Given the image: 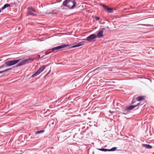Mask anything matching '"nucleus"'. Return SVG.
Wrapping results in <instances>:
<instances>
[{"instance_id": "obj_1", "label": "nucleus", "mask_w": 154, "mask_h": 154, "mask_svg": "<svg viewBox=\"0 0 154 154\" xmlns=\"http://www.w3.org/2000/svg\"><path fill=\"white\" fill-rule=\"evenodd\" d=\"M63 5L66 8L65 9H72L76 5L74 0H66L63 2Z\"/></svg>"}, {"instance_id": "obj_2", "label": "nucleus", "mask_w": 154, "mask_h": 154, "mask_svg": "<svg viewBox=\"0 0 154 154\" xmlns=\"http://www.w3.org/2000/svg\"><path fill=\"white\" fill-rule=\"evenodd\" d=\"M34 60L33 58H29L24 59L22 61L19 62L16 65V67H18L24 65L26 63H28L31 62Z\"/></svg>"}, {"instance_id": "obj_3", "label": "nucleus", "mask_w": 154, "mask_h": 154, "mask_svg": "<svg viewBox=\"0 0 154 154\" xmlns=\"http://www.w3.org/2000/svg\"><path fill=\"white\" fill-rule=\"evenodd\" d=\"M46 66L44 65L41 67L34 74L32 75L31 77L34 78L38 75L45 69Z\"/></svg>"}, {"instance_id": "obj_4", "label": "nucleus", "mask_w": 154, "mask_h": 154, "mask_svg": "<svg viewBox=\"0 0 154 154\" xmlns=\"http://www.w3.org/2000/svg\"><path fill=\"white\" fill-rule=\"evenodd\" d=\"M139 104L140 103H138L137 105L134 106L131 105L127 107H126V108L124 110H123V114L126 115L127 114L128 112V111L129 110L133 109L136 107L139 106Z\"/></svg>"}, {"instance_id": "obj_5", "label": "nucleus", "mask_w": 154, "mask_h": 154, "mask_svg": "<svg viewBox=\"0 0 154 154\" xmlns=\"http://www.w3.org/2000/svg\"><path fill=\"white\" fill-rule=\"evenodd\" d=\"M20 60V59L14 60H13L6 62L5 63V64L7 66H9L17 63L19 62Z\"/></svg>"}, {"instance_id": "obj_6", "label": "nucleus", "mask_w": 154, "mask_h": 154, "mask_svg": "<svg viewBox=\"0 0 154 154\" xmlns=\"http://www.w3.org/2000/svg\"><path fill=\"white\" fill-rule=\"evenodd\" d=\"M69 45H60L55 47L53 48H52V51L54 52H56L57 51V50L66 47H68Z\"/></svg>"}, {"instance_id": "obj_7", "label": "nucleus", "mask_w": 154, "mask_h": 154, "mask_svg": "<svg viewBox=\"0 0 154 154\" xmlns=\"http://www.w3.org/2000/svg\"><path fill=\"white\" fill-rule=\"evenodd\" d=\"M97 38V36L95 34H92L87 38V40L89 42L94 41V39Z\"/></svg>"}, {"instance_id": "obj_8", "label": "nucleus", "mask_w": 154, "mask_h": 154, "mask_svg": "<svg viewBox=\"0 0 154 154\" xmlns=\"http://www.w3.org/2000/svg\"><path fill=\"white\" fill-rule=\"evenodd\" d=\"M105 30L104 28L101 29L97 33V38H103V32L104 30Z\"/></svg>"}, {"instance_id": "obj_9", "label": "nucleus", "mask_w": 154, "mask_h": 154, "mask_svg": "<svg viewBox=\"0 0 154 154\" xmlns=\"http://www.w3.org/2000/svg\"><path fill=\"white\" fill-rule=\"evenodd\" d=\"M27 13L29 15H31L33 16H35L36 15L35 11L32 8H28Z\"/></svg>"}, {"instance_id": "obj_10", "label": "nucleus", "mask_w": 154, "mask_h": 154, "mask_svg": "<svg viewBox=\"0 0 154 154\" xmlns=\"http://www.w3.org/2000/svg\"><path fill=\"white\" fill-rule=\"evenodd\" d=\"M102 6L104 9L108 13H112L113 12V9L112 8H109L108 6L104 5H102Z\"/></svg>"}, {"instance_id": "obj_11", "label": "nucleus", "mask_w": 154, "mask_h": 154, "mask_svg": "<svg viewBox=\"0 0 154 154\" xmlns=\"http://www.w3.org/2000/svg\"><path fill=\"white\" fill-rule=\"evenodd\" d=\"M85 43H86V42H82L79 43L77 45L73 46L71 47L70 48H74L79 47V46H81L82 45H85Z\"/></svg>"}, {"instance_id": "obj_12", "label": "nucleus", "mask_w": 154, "mask_h": 154, "mask_svg": "<svg viewBox=\"0 0 154 154\" xmlns=\"http://www.w3.org/2000/svg\"><path fill=\"white\" fill-rule=\"evenodd\" d=\"M143 146L145 148L147 149H150L152 148V146L147 144H143Z\"/></svg>"}, {"instance_id": "obj_13", "label": "nucleus", "mask_w": 154, "mask_h": 154, "mask_svg": "<svg viewBox=\"0 0 154 154\" xmlns=\"http://www.w3.org/2000/svg\"><path fill=\"white\" fill-rule=\"evenodd\" d=\"M136 99L137 101H140L144 99V97L143 96H139L136 97Z\"/></svg>"}, {"instance_id": "obj_14", "label": "nucleus", "mask_w": 154, "mask_h": 154, "mask_svg": "<svg viewBox=\"0 0 154 154\" xmlns=\"http://www.w3.org/2000/svg\"><path fill=\"white\" fill-rule=\"evenodd\" d=\"M10 6V5L8 4H5L4 6L2 7V9L3 10L5 9L6 8Z\"/></svg>"}, {"instance_id": "obj_15", "label": "nucleus", "mask_w": 154, "mask_h": 154, "mask_svg": "<svg viewBox=\"0 0 154 154\" xmlns=\"http://www.w3.org/2000/svg\"><path fill=\"white\" fill-rule=\"evenodd\" d=\"M44 131H45L44 130H40V131H38L35 133V134H40L44 132Z\"/></svg>"}, {"instance_id": "obj_16", "label": "nucleus", "mask_w": 154, "mask_h": 154, "mask_svg": "<svg viewBox=\"0 0 154 154\" xmlns=\"http://www.w3.org/2000/svg\"><path fill=\"white\" fill-rule=\"evenodd\" d=\"M98 149L102 151L106 152L108 151V149L104 148Z\"/></svg>"}, {"instance_id": "obj_17", "label": "nucleus", "mask_w": 154, "mask_h": 154, "mask_svg": "<svg viewBox=\"0 0 154 154\" xmlns=\"http://www.w3.org/2000/svg\"><path fill=\"white\" fill-rule=\"evenodd\" d=\"M117 149V147H114L111 149H108V151H115L116 149Z\"/></svg>"}, {"instance_id": "obj_18", "label": "nucleus", "mask_w": 154, "mask_h": 154, "mask_svg": "<svg viewBox=\"0 0 154 154\" xmlns=\"http://www.w3.org/2000/svg\"><path fill=\"white\" fill-rule=\"evenodd\" d=\"M11 68H9V69H6L4 70H3V71H0V73H3V72H5L7 71H8L9 70H11Z\"/></svg>"}, {"instance_id": "obj_19", "label": "nucleus", "mask_w": 154, "mask_h": 154, "mask_svg": "<svg viewBox=\"0 0 154 154\" xmlns=\"http://www.w3.org/2000/svg\"><path fill=\"white\" fill-rule=\"evenodd\" d=\"M117 112H118V113L119 114H121L122 115L123 114V112H121L120 111H117Z\"/></svg>"}, {"instance_id": "obj_20", "label": "nucleus", "mask_w": 154, "mask_h": 154, "mask_svg": "<svg viewBox=\"0 0 154 154\" xmlns=\"http://www.w3.org/2000/svg\"><path fill=\"white\" fill-rule=\"evenodd\" d=\"M5 65H2V66H0V68L1 69V68H3V67H5Z\"/></svg>"}, {"instance_id": "obj_21", "label": "nucleus", "mask_w": 154, "mask_h": 154, "mask_svg": "<svg viewBox=\"0 0 154 154\" xmlns=\"http://www.w3.org/2000/svg\"><path fill=\"white\" fill-rule=\"evenodd\" d=\"M96 19L97 20H99L100 19V18L98 17H96Z\"/></svg>"}, {"instance_id": "obj_22", "label": "nucleus", "mask_w": 154, "mask_h": 154, "mask_svg": "<svg viewBox=\"0 0 154 154\" xmlns=\"http://www.w3.org/2000/svg\"><path fill=\"white\" fill-rule=\"evenodd\" d=\"M48 13L49 14H56V13H51V12H48Z\"/></svg>"}, {"instance_id": "obj_23", "label": "nucleus", "mask_w": 154, "mask_h": 154, "mask_svg": "<svg viewBox=\"0 0 154 154\" xmlns=\"http://www.w3.org/2000/svg\"><path fill=\"white\" fill-rule=\"evenodd\" d=\"M109 112L110 113H113V111H111V110H109Z\"/></svg>"}, {"instance_id": "obj_24", "label": "nucleus", "mask_w": 154, "mask_h": 154, "mask_svg": "<svg viewBox=\"0 0 154 154\" xmlns=\"http://www.w3.org/2000/svg\"><path fill=\"white\" fill-rule=\"evenodd\" d=\"M2 8L1 9H0V13L1 12V11H2Z\"/></svg>"}, {"instance_id": "obj_25", "label": "nucleus", "mask_w": 154, "mask_h": 154, "mask_svg": "<svg viewBox=\"0 0 154 154\" xmlns=\"http://www.w3.org/2000/svg\"><path fill=\"white\" fill-rule=\"evenodd\" d=\"M97 69H95L94 70V71H95Z\"/></svg>"}, {"instance_id": "obj_26", "label": "nucleus", "mask_w": 154, "mask_h": 154, "mask_svg": "<svg viewBox=\"0 0 154 154\" xmlns=\"http://www.w3.org/2000/svg\"><path fill=\"white\" fill-rule=\"evenodd\" d=\"M50 70L49 71V72H50ZM49 72H49L47 73V74H49Z\"/></svg>"}, {"instance_id": "obj_27", "label": "nucleus", "mask_w": 154, "mask_h": 154, "mask_svg": "<svg viewBox=\"0 0 154 154\" xmlns=\"http://www.w3.org/2000/svg\"><path fill=\"white\" fill-rule=\"evenodd\" d=\"M132 103H133L134 102H133V101H132Z\"/></svg>"}]
</instances>
